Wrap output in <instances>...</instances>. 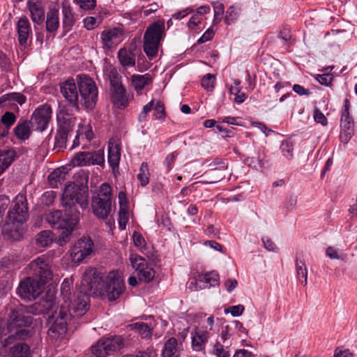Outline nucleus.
<instances>
[{"label":"nucleus","mask_w":357,"mask_h":357,"mask_svg":"<svg viewBox=\"0 0 357 357\" xmlns=\"http://www.w3.org/2000/svg\"><path fill=\"white\" fill-rule=\"evenodd\" d=\"M70 304L66 306L55 305L54 302L50 301H41L36 303L33 307L37 313L47 314L48 315V322L50 328L48 330V335L56 338L60 335H64L67 331L68 321L70 319L69 310Z\"/></svg>","instance_id":"nucleus-1"},{"label":"nucleus","mask_w":357,"mask_h":357,"mask_svg":"<svg viewBox=\"0 0 357 357\" xmlns=\"http://www.w3.org/2000/svg\"><path fill=\"white\" fill-rule=\"evenodd\" d=\"M165 36V26L162 20L151 23L146 28L143 38V50L149 59L157 56L160 42Z\"/></svg>","instance_id":"nucleus-2"},{"label":"nucleus","mask_w":357,"mask_h":357,"mask_svg":"<svg viewBox=\"0 0 357 357\" xmlns=\"http://www.w3.org/2000/svg\"><path fill=\"white\" fill-rule=\"evenodd\" d=\"M8 322L9 327H18L14 333L10 334L6 337L1 342L3 347H7L13 344L15 341L23 340L29 335V331L22 328V326L31 325L32 318L31 316H26L17 310L10 311L8 315Z\"/></svg>","instance_id":"nucleus-3"},{"label":"nucleus","mask_w":357,"mask_h":357,"mask_svg":"<svg viewBox=\"0 0 357 357\" xmlns=\"http://www.w3.org/2000/svg\"><path fill=\"white\" fill-rule=\"evenodd\" d=\"M91 207L94 215L98 218L105 219L112 210V192L108 183H104L93 195Z\"/></svg>","instance_id":"nucleus-4"},{"label":"nucleus","mask_w":357,"mask_h":357,"mask_svg":"<svg viewBox=\"0 0 357 357\" xmlns=\"http://www.w3.org/2000/svg\"><path fill=\"white\" fill-rule=\"evenodd\" d=\"M89 193L86 186H78L74 183L67 184L62 193L63 204L71 209L75 204L82 208H86L89 205Z\"/></svg>","instance_id":"nucleus-5"},{"label":"nucleus","mask_w":357,"mask_h":357,"mask_svg":"<svg viewBox=\"0 0 357 357\" xmlns=\"http://www.w3.org/2000/svg\"><path fill=\"white\" fill-rule=\"evenodd\" d=\"M77 81L80 93V102L87 109H92L98 100V89L95 82L86 75H79Z\"/></svg>","instance_id":"nucleus-6"},{"label":"nucleus","mask_w":357,"mask_h":357,"mask_svg":"<svg viewBox=\"0 0 357 357\" xmlns=\"http://www.w3.org/2000/svg\"><path fill=\"white\" fill-rule=\"evenodd\" d=\"M105 275L98 272L96 268L89 267L83 273L80 291L89 295L99 296L105 282Z\"/></svg>","instance_id":"nucleus-7"},{"label":"nucleus","mask_w":357,"mask_h":357,"mask_svg":"<svg viewBox=\"0 0 357 357\" xmlns=\"http://www.w3.org/2000/svg\"><path fill=\"white\" fill-rule=\"evenodd\" d=\"M125 284L116 271H110L105 278V282L99 296L110 301L116 300L124 291Z\"/></svg>","instance_id":"nucleus-8"},{"label":"nucleus","mask_w":357,"mask_h":357,"mask_svg":"<svg viewBox=\"0 0 357 357\" xmlns=\"http://www.w3.org/2000/svg\"><path fill=\"white\" fill-rule=\"evenodd\" d=\"M125 340L120 335L102 337L91 347V352L96 357H107L124 347Z\"/></svg>","instance_id":"nucleus-9"},{"label":"nucleus","mask_w":357,"mask_h":357,"mask_svg":"<svg viewBox=\"0 0 357 357\" xmlns=\"http://www.w3.org/2000/svg\"><path fill=\"white\" fill-rule=\"evenodd\" d=\"M93 242L89 236H83L70 249L72 261L79 264L93 252Z\"/></svg>","instance_id":"nucleus-10"},{"label":"nucleus","mask_w":357,"mask_h":357,"mask_svg":"<svg viewBox=\"0 0 357 357\" xmlns=\"http://www.w3.org/2000/svg\"><path fill=\"white\" fill-rule=\"evenodd\" d=\"M75 125V119L69 115L58 117L59 128L55 137V143L58 147L63 148L66 146L68 135L73 131Z\"/></svg>","instance_id":"nucleus-11"},{"label":"nucleus","mask_w":357,"mask_h":357,"mask_svg":"<svg viewBox=\"0 0 357 357\" xmlns=\"http://www.w3.org/2000/svg\"><path fill=\"white\" fill-rule=\"evenodd\" d=\"M52 110L50 105L44 104L37 107L31 115V123L35 129L43 132L47 129L52 119Z\"/></svg>","instance_id":"nucleus-12"},{"label":"nucleus","mask_w":357,"mask_h":357,"mask_svg":"<svg viewBox=\"0 0 357 357\" xmlns=\"http://www.w3.org/2000/svg\"><path fill=\"white\" fill-rule=\"evenodd\" d=\"M43 285L40 281L27 278L20 283L17 294L22 299L31 301L41 294Z\"/></svg>","instance_id":"nucleus-13"},{"label":"nucleus","mask_w":357,"mask_h":357,"mask_svg":"<svg viewBox=\"0 0 357 357\" xmlns=\"http://www.w3.org/2000/svg\"><path fill=\"white\" fill-rule=\"evenodd\" d=\"M13 206L8 213L10 222L22 223L28 218V208L26 197L17 195L13 202Z\"/></svg>","instance_id":"nucleus-14"},{"label":"nucleus","mask_w":357,"mask_h":357,"mask_svg":"<svg viewBox=\"0 0 357 357\" xmlns=\"http://www.w3.org/2000/svg\"><path fill=\"white\" fill-rule=\"evenodd\" d=\"M29 267L31 273L40 278L41 284H44L47 280L51 279L52 271L50 261L48 258L45 256L38 257L31 261Z\"/></svg>","instance_id":"nucleus-15"},{"label":"nucleus","mask_w":357,"mask_h":357,"mask_svg":"<svg viewBox=\"0 0 357 357\" xmlns=\"http://www.w3.org/2000/svg\"><path fill=\"white\" fill-rule=\"evenodd\" d=\"M192 347L194 351H202L205 349L206 344L211 336V333L204 326L195 327L191 333Z\"/></svg>","instance_id":"nucleus-16"},{"label":"nucleus","mask_w":357,"mask_h":357,"mask_svg":"<svg viewBox=\"0 0 357 357\" xmlns=\"http://www.w3.org/2000/svg\"><path fill=\"white\" fill-rule=\"evenodd\" d=\"M60 91L72 106L78 107L79 93L74 79H68L63 82L61 85Z\"/></svg>","instance_id":"nucleus-17"},{"label":"nucleus","mask_w":357,"mask_h":357,"mask_svg":"<svg viewBox=\"0 0 357 357\" xmlns=\"http://www.w3.org/2000/svg\"><path fill=\"white\" fill-rule=\"evenodd\" d=\"M73 301H68L71 304V307L77 317L84 315L89 310V294L79 291L74 296Z\"/></svg>","instance_id":"nucleus-18"},{"label":"nucleus","mask_w":357,"mask_h":357,"mask_svg":"<svg viewBox=\"0 0 357 357\" xmlns=\"http://www.w3.org/2000/svg\"><path fill=\"white\" fill-rule=\"evenodd\" d=\"M16 29L20 45L26 47L28 44V40L32 33L31 24L27 17H23L18 20Z\"/></svg>","instance_id":"nucleus-19"},{"label":"nucleus","mask_w":357,"mask_h":357,"mask_svg":"<svg viewBox=\"0 0 357 357\" xmlns=\"http://www.w3.org/2000/svg\"><path fill=\"white\" fill-rule=\"evenodd\" d=\"M73 215L63 213L61 211H55L47 215L46 220L53 228L59 229V227H66Z\"/></svg>","instance_id":"nucleus-20"},{"label":"nucleus","mask_w":357,"mask_h":357,"mask_svg":"<svg viewBox=\"0 0 357 357\" xmlns=\"http://www.w3.org/2000/svg\"><path fill=\"white\" fill-rule=\"evenodd\" d=\"M79 221V213L78 212L74 213L73 216H71L70 222L66 225V227H59L61 233L57 239V243L59 245H63L70 240V236L72 231L74 230L75 226Z\"/></svg>","instance_id":"nucleus-21"},{"label":"nucleus","mask_w":357,"mask_h":357,"mask_svg":"<svg viewBox=\"0 0 357 357\" xmlns=\"http://www.w3.org/2000/svg\"><path fill=\"white\" fill-rule=\"evenodd\" d=\"M340 127V138L344 142L347 143L351 138L354 134V121L350 116L349 112L342 114Z\"/></svg>","instance_id":"nucleus-22"},{"label":"nucleus","mask_w":357,"mask_h":357,"mask_svg":"<svg viewBox=\"0 0 357 357\" xmlns=\"http://www.w3.org/2000/svg\"><path fill=\"white\" fill-rule=\"evenodd\" d=\"M219 275L215 272L198 275L195 279L196 289L209 288L218 285Z\"/></svg>","instance_id":"nucleus-23"},{"label":"nucleus","mask_w":357,"mask_h":357,"mask_svg":"<svg viewBox=\"0 0 357 357\" xmlns=\"http://www.w3.org/2000/svg\"><path fill=\"white\" fill-rule=\"evenodd\" d=\"M180 349L178 340L175 337H170L164 344L162 351V357H179Z\"/></svg>","instance_id":"nucleus-24"},{"label":"nucleus","mask_w":357,"mask_h":357,"mask_svg":"<svg viewBox=\"0 0 357 357\" xmlns=\"http://www.w3.org/2000/svg\"><path fill=\"white\" fill-rule=\"evenodd\" d=\"M152 81V76L149 73L133 75L131 77L132 85L137 93H139L146 86L151 84Z\"/></svg>","instance_id":"nucleus-25"},{"label":"nucleus","mask_w":357,"mask_h":357,"mask_svg":"<svg viewBox=\"0 0 357 357\" xmlns=\"http://www.w3.org/2000/svg\"><path fill=\"white\" fill-rule=\"evenodd\" d=\"M31 126H32L31 123L27 120L18 122L14 128L16 137L23 141L28 139L31 134Z\"/></svg>","instance_id":"nucleus-26"},{"label":"nucleus","mask_w":357,"mask_h":357,"mask_svg":"<svg viewBox=\"0 0 357 357\" xmlns=\"http://www.w3.org/2000/svg\"><path fill=\"white\" fill-rule=\"evenodd\" d=\"M118 59L123 68H130L135 66V55L125 48H121L118 52Z\"/></svg>","instance_id":"nucleus-27"},{"label":"nucleus","mask_w":357,"mask_h":357,"mask_svg":"<svg viewBox=\"0 0 357 357\" xmlns=\"http://www.w3.org/2000/svg\"><path fill=\"white\" fill-rule=\"evenodd\" d=\"M111 92L112 102L119 108H125L128 105V100L126 97V89L123 86L112 89Z\"/></svg>","instance_id":"nucleus-28"},{"label":"nucleus","mask_w":357,"mask_h":357,"mask_svg":"<svg viewBox=\"0 0 357 357\" xmlns=\"http://www.w3.org/2000/svg\"><path fill=\"white\" fill-rule=\"evenodd\" d=\"M121 157L120 149L119 145L109 142L108 145L107 160L109 165L115 169L118 167Z\"/></svg>","instance_id":"nucleus-29"},{"label":"nucleus","mask_w":357,"mask_h":357,"mask_svg":"<svg viewBox=\"0 0 357 357\" xmlns=\"http://www.w3.org/2000/svg\"><path fill=\"white\" fill-rule=\"evenodd\" d=\"M59 26V11L50 10L47 13L46 30L50 33H55Z\"/></svg>","instance_id":"nucleus-30"},{"label":"nucleus","mask_w":357,"mask_h":357,"mask_svg":"<svg viewBox=\"0 0 357 357\" xmlns=\"http://www.w3.org/2000/svg\"><path fill=\"white\" fill-rule=\"evenodd\" d=\"M29 10L31 13V20L34 22L41 23L45 18V12L38 2H29Z\"/></svg>","instance_id":"nucleus-31"},{"label":"nucleus","mask_w":357,"mask_h":357,"mask_svg":"<svg viewBox=\"0 0 357 357\" xmlns=\"http://www.w3.org/2000/svg\"><path fill=\"white\" fill-rule=\"evenodd\" d=\"M10 354L11 357H31V348L26 343H17L10 348Z\"/></svg>","instance_id":"nucleus-32"},{"label":"nucleus","mask_w":357,"mask_h":357,"mask_svg":"<svg viewBox=\"0 0 357 357\" xmlns=\"http://www.w3.org/2000/svg\"><path fill=\"white\" fill-rule=\"evenodd\" d=\"M63 24L65 29L69 30L75 23L73 9L68 1L62 3Z\"/></svg>","instance_id":"nucleus-33"},{"label":"nucleus","mask_w":357,"mask_h":357,"mask_svg":"<svg viewBox=\"0 0 357 357\" xmlns=\"http://www.w3.org/2000/svg\"><path fill=\"white\" fill-rule=\"evenodd\" d=\"M15 157L14 150L0 151V174L12 164Z\"/></svg>","instance_id":"nucleus-34"},{"label":"nucleus","mask_w":357,"mask_h":357,"mask_svg":"<svg viewBox=\"0 0 357 357\" xmlns=\"http://www.w3.org/2000/svg\"><path fill=\"white\" fill-rule=\"evenodd\" d=\"M65 167L58 168L48 176V182L52 188H57L58 185L65 180Z\"/></svg>","instance_id":"nucleus-35"},{"label":"nucleus","mask_w":357,"mask_h":357,"mask_svg":"<svg viewBox=\"0 0 357 357\" xmlns=\"http://www.w3.org/2000/svg\"><path fill=\"white\" fill-rule=\"evenodd\" d=\"M132 330L137 333L142 338H150L152 335L153 328L146 323L136 322L130 324Z\"/></svg>","instance_id":"nucleus-36"},{"label":"nucleus","mask_w":357,"mask_h":357,"mask_svg":"<svg viewBox=\"0 0 357 357\" xmlns=\"http://www.w3.org/2000/svg\"><path fill=\"white\" fill-rule=\"evenodd\" d=\"M118 29H112L103 31L101 34L102 44L107 48H110L114 43L119 35Z\"/></svg>","instance_id":"nucleus-37"},{"label":"nucleus","mask_w":357,"mask_h":357,"mask_svg":"<svg viewBox=\"0 0 357 357\" xmlns=\"http://www.w3.org/2000/svg\"><path fill=\"white\" fill-rule=\"evenodd\" d=\"M54 238V235L51 231H42L37 235L36 243L40 247H47L52 243Z\"/></svg>","instance_id":"nucleus-38"},{"label":"nucleus","mask_w":357,"mask_h":357,"mask_svg":"<svg viewBox=\"0 0 357 357\" xmlns=\"http://www.w3.org/2000/svg\"><path fill=\"white\" fill-rule=\"evenodd\" d=\"M241 13V9L239 6L232 5L230 6L226 10L225 16V22L229 25L235 22Z\"/></svg>","instance_id":"nucleus-39"},{"label":"nucleus","mask_w":357,"mask_h":357,"mask_svg":"<svg viewBox=\"0 0 357 357\" xmlns=\"http://www.w3.org/2000/svg\"><path fill=\"white\" fill-rule=\"evenodd\" d=\"M80 137H84L88 141H90L93 139V132L91 128L89 126L80 125L79 126L78 130L77 131V135L74 140V143L73 147L77 146L79 145V142H77Z\"/></svg>","instance_id":"nucleus-40"},{"label":"nucleus","mask_w":357,"mask_h":357,"mask_svg":"<svg viewBox=\"0 0 357 357\" xmlns=\"http://www.w3.org/2000/svg\"><path fill=\"white\" fill-rule=\"evenodd\" d=\"M296 270L297 278L304 286L307 283V271L305 264L299 261L298 259L296 260Z\"/></svg>","instance_id":"nucleus-41"},{"label":"nucleus","mask_w":357,"mask_h":357,"mask_svg":"<svg viewBox=\"0 0 357 357\" xmlns=\"http://www.w3.org/2000/svg\"><path fill=\"white\" fill-rule=\"evenodd\" d=\"M26 100V96L20 93H9L0 97V104H3L6 101H15L22 105L25 103Z\"/></svg>","instance_id":"nucleus-42"},{"label":"nucleus","mask_w":357,"mask_h":357,"mask_svg":"<svg viewBox=\"0 0 357 357\" xmlns=\"http://www.w3.org/2000/svg\"><path fill=\"white\" fill-rule=\"evenodd\" d=\"M108 77L110 81L111 90L123 86L121 83V76L115 68L109 69Z\"/></svg>","instance_id":"nucleus-43"},{"label":"nucleus","mask_w":357,"mask_h":357,"mask_svg":"<svg viewBox=\"0 0 357 357\" xmlns=\"http://www.w3.org/2000/svg\"><path fill=\"white\" fill-rule=\"evenodd\" d=\"M86 155L88 161L89 162V165H102L104 163V151L102 150H98L92 152H86Z\"/></svg>","instance_id":"nucleus-44"},{"label":"nucleus","mask_w":357,"mask_h":357,"mask_svg":"<svg viewBox=\"0 0 357 357\" xmlns=\"http://www.w3.org/2000/svg\"><path fill=\"white\" fill-rule=\"evenodd\" d=\"M155 271L146 266L137 272L139 280L145 283L150 282L155 277Z\"/></svg>","instance_id":"nucleus-45"},{"label":"nucleus","mask_w":357,"mask_h":357,"mask_svg":"<svg viewBox=\"0 0 357 357\" xmlns=\"http://www.w3.org/2000/svg\"><path fill=\"white\" fill-rule=\"evenodd\" d=\"M137 179L140 181L142 186H146L149 182V167L146 162H142L139 168Z\"/></svg>","instance_id":"nucleus-46"},{"label":"nucleus","mask_w":357,"mask_h":357,"mask_svg":"<svg viewBox=\"0 0 357 357\" xmlns=\"http://www.w3.org/2000/svg\"><path fill=\"white\" fill-rule=\"evenodd\" d=\"M130 260L132 268H135L137 272L148 266L146 259L137 255H130Z\"/></svg>","instance_id":"nucleus-47"},{"label":"nucleus","mask_w":357,"mask_h":357,"mask_svg":"<svg viewBox=\"0 0 357 357\" xmlns=\"http://www.w3.org/2000/svg\"><path fill=\"white\" fill-rule=\"evenodd\" d=\"M214 10V17L213 20V26L218 24L222 19L224 14V5L222 3L216 1L213 5Z\"/></svg>","instance_id":"nucleus-48"},{"label":"nucleus","mask_w":357,"mask_h":357,"mask_svg":"<svg viewBox=\"0 0 357 357\" xmlns=\"http://www.w3.org/2000/svg\"><path fill=\"white\" fill-rule=\"evenodd\" d=\"M73 166H87L89 162L87 159L86 152H79L75 155L71 160Z\"/></svg>","instance_id":"nucleus-49"},{"label":"nucleus","mask_w":357,"mask_h":357,"mask_svg":"<svg viewBox=\"0 0 357 357\" xmlns=\"http://www.w3.org/2000/svg\"><path fill=\"white\" fill-rule=\"evenodd\" d=\"M215 76L211 73L206 74L202 79V86L207 90L212 91L215 86Z\"/></svg>","instance_id":"nucleus-50"},{"label":"nucleus","mask_w":357,"mask_h":357,"mask_svg":"<svg viewBox=\"0 0 357 357\" xmlns=\"http://www.w3.org/2000/svg\"><path fill=\"white\" fill-rule=\"evenodd\" d=\"M281 150L284 156L288 159L293 157L294 142L291 139H287L282 143Z\"/></svg>","instance_id":"nucleus-51"},{"label":"nucleus","mask_w":357,"mask_h":357,"mask_svg":"<svg viewBox=\"0 0 357 357\" xmlns=\"http://www.w3.org/2000/svg\"><path fill=\"white\" fill-rule=\"evenodd\" d=\"M70 285L71 282L68 280H64L61 286V296L65 303L70 301Z\"/></svg>","instance_id":"nucleus-52"},{"label":"nucleus","mask_w":357,"mask_h":357,"mask_svg":"<svg viewBox=\"0 0 357 357\" xmlns=\"http://www.w3.org/2000/svg\"><path fill=\"white\" fill-rule=\"evenodd\" d=\"M16 116L15 115L10 112H6L2 116L1 119V123L6 128L10 129V128L15 123Z\"/></svg>","instance_id":"nucleus-53"},{"label":"nucleus","mask_w":357,"mask_h":357,"mask_svg":"<svg viewBox=\"0 0 357 357\" xmlns=\"http://www.w3.org/2000/svg\"><path fill=\"white\" fill-rule=\"evenodd\" d=\"M153 119H163L165 116V106L162 102L158 101L153 107Z\"/></svg>","instance_id":"nucleus-54"},{"label":"nucleus","mask_w":357,"mask_h":357,"mask_svg":"<svg viewBox=\"0 0 357 357\" xmlns=\"http://www.w3.org/2000/svg\"><path fill=\"white\" fill-rule=\"evenodd\" d=\"M153 106V100H151L149 103L144 106L138 116V121L139 122H144L146 121L148 114L152 110Z\"/></svg>","instance_id":"nucleus-55"},{"label":"nucleus","mask_w":357,"mask_h":357,"mask_svg":"<svg viewBox=\"0 0 357 357\" xmlns=\"http://www.w3.org/2000/svg\"><path fill=\"white\" fill-rule=\"evenodd\" d=\"M244 310V305L239 304L237 305L230 306L225 309V313H230L233 317H239L243 313Z\"/></svg>","instance_id":"nucleus-56"},{"label":"nucleus","mask_w":357,"mask_h":357,"mask_svg":"<svg viewBox=\"0 0 357 357\" xmlns=\"http://www.w3.org/2000/svg\"><path fill=\"white\" fill-rule=\"evenodd\" d=\"M213 351L217 357H229V352L226 351L224 346L218 342H215L213 345Z\"/></svg>","instance_id":"nucleus-57"},{"label":"nucleus","mask_w":357,"mask_h":357,"mask_svg":"<svg viewBox=\"0 0 357 357\" xmlns=\"http://www.w3.org/2000/svg\"><path fill=\"white\" fill-rule=\"evenodd\" d=\"M313 118L315 122L321 123L322 126H325L328 124L326 117L317 107H315L313 111Z\"/></svg>","instance_id":"nucleus-58"},{"label":"nucleus","mask_w":357,"mask_h":357,"mask_svg":"<svg viewBox=\"0 0 357 357\" xmlns=\"http://www.w3.org/2000/svg\"><path fill=\"white\" fill-rule=\"evenodd\" d=\"M316 79L322 85L328 86L331 84L333 76L329 73H325L322 75H317Z\"/></svg>","instance_id":"nucleus-59"},{"label":"nucleus","mask_w":357,"mask_h":357,"mask_svg":"<svg viewBox=\"0 0 357 357\" xmlns=\"http://www.w3.org/2000/svg\"><path fill=\"white\" fill-rule=\"evenodd\" d=\"M132 238H133L134 245L136 247H137L140 249L145 248V246H146L145 240H144V237L139 233L135 231L132 235Z\"/></svg>","instance_id":"nucleus-60"},{"label":"nucleus","mask_w":357,"mask_h":357,"mask_svg":"<svg viewBox=\"0 0 357 357\" xmlns=\"http://www.w3.org/2000/svg\"><path fill=\"white\" fill-rule=\"evenodd\" d=\"M203 17L195 12L188 22V26L191 29H194L197 25L201 23Z\"/></svg>","instance_id":"nucleus-61"},{"label":"nucleus","mask_w":357,"mask_h":357,"mask_svg":"<svg viewBox=\"0 0 357 357\" xmlns=\"http://www.w3.org/2000/svg\"><path fill=\"white\" fill-rule=\"evenodd\" d=\"M214 36V31L212 28H208L204 34L199 38L197 43L202 44L211 40Z\"/></svg>","instance_id":"nucleus-62"},{"label":"nucleus","mask_w":357,"mask_h":357,"mask_svg":"<svg viewBox=\"0 0 357 357\" xmlns=\"http://www.w3.org/2000/svg\"><path fill=\"white\" fill-rule=\"evenodd\" d=\"M84 26L88 30H92L98 26L99 22L94 17H87L84 20Z\"/></svg>","instance_id":"nucleus-63"},{"label":"nucleus","mask_w":357,"mask_h":357,"mask_svg":"<svg viewBox=\"0 0 357 357\" xmlns=\"http://www.w3.org/2000/svg\"><path fill=\"white\" fill-rule=\"evenodd\" d=\"M119 224L121 229H125L128 222V212L126 209H121L119 211Z\"/></svg>","instance_id":"nucleus-64"}]
</instances>
